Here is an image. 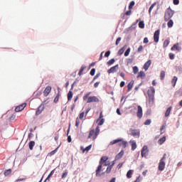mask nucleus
<instances>
[{"label": "nucleus", "instance_id": "obj_1", "mask_svg": "<svg viewBox=\"0 0 182 182\" xmlns=\"http://www.w3.org/2000/svg\"><path fill=\"white\" fill-rule=\"evenodd\" d=\"M156 93V89L154 87H150L149 90L147 91V95L149 97V103L150 106H153L154 103V94Z\"/></svg>", "mask_w": 182, "mask_h": 182}, {"label": "nucleus", "instance_id": "obj_2", "mask_svg": "<svg viewBox=\"0 0 182 182\" xmlns=\"http://www.w3.org/2000/svg\"><path fill=\"white\" fill-rule=\"evenodd\" d=\"M92 92H87L85 95L83 96L82 99L84 101L87 100V103H93V102H99V98L96 96L89 97L90 96Z\"/></svg>", "mask_w": 182, "mask_h": 182}, {"label": "nucleus", "instance_id": "obj_3", "mask_svg": "<svg viewBox=\"0 0 182 182\" xmlns=\"http://www.w3.org/2000/svg\"><path fill=\"white\" fill-rule=\"evenodd\" d=\"M99 133H100V127L97 126L95 129H92L90 131V134L88 135V139H92V140H96L97 136H99Z\"/></svg>", "mask_w": 182, "mask_h": 182}, {"label": "nucleus", "instance_id": "obj_4", "mask_svg": "<svg viewBox=\"0 0 182 182\" xmlns=\"http://www.w3.org/2000/svg\"><path fill=\"white\" fill-rule=\"evenodd\" d=\"M173 16H174V11H173L171 7H168L166 10L165 14H164L165 22L170 21V19H171V18H173Z\"/></svg>", "mask_w": 182, "mask_h": 182}, {"label": "nucleus", "instance_id": "obj_5", "mask_svg": "<svg viewBox=\"0 0 182 182\" xmlns=\"http://www.w3.org/2000/svg\"><path fill=\"white\" fill-rule=\"evenodd\" d=\"M120 141H122V143H120ZM116 143H120L119 146H122L124 149H126V147H127V141H123V139H114L110 142V144L113 145L116 144Z\"/></svg>", "mask_w": 182, "mask_h": 182}, {"label": "nucleus", "instance_id": "obj_6", "mask_svg": "<svg viewBox=\"0 0 182 182\" xmlns=\"http://www.w3.org/2000/svg\"><path fill=\"white\" fill-rule=\"evenodd\" d=\"M107 160H109V157H107V156H102V157L100 159V165L104 166H109V165H110V162H109V161H107Z\"/></svg>", "mask_w": 182, "mask_h": 182}, {"label": "nucleus", "instance_id": "obj_7", "mask_svg": "<svg viewBox=\"0 0 182 182\" xmlns=\"http://www.w3.org/2000/svg\"><path fill=\"white\" fill-rule=\"evenodd\" d=\"M103 165H99L98 167L97 168L96 171H95V176L96 177H102V176H103V174H105V172L103 171L102 169Z\"/></svg>", "mask_w": 182, "mask_h": 182}, {"label": "nucleus", "instance_id": "obj_8", "mask_svg": "<svg viewBox=\"0 0 182 182\" xmlns=\"http://www.w3.org/2000/svg\"><path fill=\"white\" fill-rule=\"evenodd\" d=\"M130 132V134L131 136H133V137H137V139H139V137H140V129H131L129 130Z\"/></svg>", "mask_w": 182, "mask_h": 182}, {"label": "nucleus", "instance_id": "obj_9", "mask_svg": "<svg viewBox=\"0 0 182 182\" xmlns=\"http://www.w3.org/2000/svg\"><path fill=\"white\" fill-rule=\"evenodd\" d=\"M141 157H147L149 156V147L144 146L141 151Z\"/></svg>", "mask_w": 182, "mask_h": 182}, {"label": "nucleus", "instance_id": "obj_10", "mask_svg": "<svg viewBox=\"0 0 182 182\" xmlns=\"http://www.w3.org/2000/svg\"><path fill=\"white\" fill-rule=\"evenodd\" d=\"M165 167H166V162H164V161H163V159H161L159 163V171H163V170H164Z\"/></svg>", "mask_w": 182, "mask_h": 182}, {"label": "nucleus", "instance_id": "obj_11", "mask_svg": "<svg viewBox=\"0 0 182 182\" xmlns=\"http://www.w3.org/2000/svg\"><path fill=\"white\" fill-rule=\"evenodd\" d=\"M50 92H52V87L47 86L43 91V96H45L46 97L47 96H49V93H50Z\"/></svg>", "mask_w": 182, "mask_h": 182}, {"label": "nucleus", "instance_id": "obj_12", "mask_svg": "<svg viewBox=\"0 0 182 182\" xmlns=\"http://www.w3.org/2000/svg\"><path fill=\"white\" fill-rule=\"evenodd\" d=\"M159 36H160V30H156L154 34V42H156V43L159 42Z\"/></svg>", "mask_w": 182, "mask_h": 182}, {"label": "nucleus", "instance_id": "obj_13", "mask_svg": "<svg viewBox=\"0 0 182 182\" xmlns=\"http://www.w3.org/2000/svg\"><path fill=\"white\" fill-rule=\"evenodd\" d=\"M136 116L139 117V119H141L143 117V109L141 108V106H138V111L136 112Z\"/></svg>", "mask_w": 182, "mask_h": 182}, {"label": "nucleus", "instance_id": "obj_14", "mask_svg": "<svg viewBox=\"0 0 182 182\" xmlns=\"http://www.w3.org/2000/svg\"><path fill=\"white\" fill-rule=\"evenodd\" d=\"M25 107H26V103H23L16 107L15 112H22Z\"/></svg>", "mask_w": 182, "mask_h": 182}, {"label": "nucleus", "instance_id": "obj_15", "mask_svg": "<svg viewBox=\"0 0 182 182\" xmlns=\"http://www.w3.org/2000/svg\"><path fill=\"white\" fill-rule=\"evenodd\" d=\"M119 69V65H116L115 66L112 67L109 70H108V73H114Z\"/></svg>", "mask_w": 182, "mask_h": 182}, {"label": "nucleus", "instance_id": "obj_16", "mask_svg": "<svg viewBox=\"0 0 182 182\" xmlns=\"http://www.w3.org/2000/svg\"><path fill=\"white\" fill-rule=\"evenodd\" d=\"M43 109H45V107H43V105H40L38 109H36V116H39V114H41V113H42V112H43Z\"/></svg>", "mask_w": 182, "mask_h": 182}, {"label": "nucleus", "instance_id": "obj_17", "mask_svg": "<svg viewBox=\"0 0 182 182\" xmlns=\"http://www.w3.org/2000/svg\"><path fill=\"white\" fill-rule=\"evenodd\" d=\"M151 65V60H149L146 61L144 65V69L145 70H149V68H150V65Z\"/></svg>", "mask_w": 182, "mask_h": 182}, {"label": "nucleus", "instance_id": "obj_18", "mask_svg": "<svg viewBox=\"0 0 182 182\" xmlns=\"http://www.w3.org/2000/svg\"><path fill=\"white\" fill-rule=\"evenodd\" d=\"M124 155V151L122 150L118 154L115 156V160H119L123 157Z\"/></svg>", "mask_w": 182, "mask_h": 182}, {"label": "nucleus", "instance_id": "obj_19", "mask_svg": "<svg viewBox=\"0 0 182 182\" xmlns=\"http://www.w3.org/2000/svg\"><path fill=\"white\" fill-rule=\"evenodd\" d=\"M136 77L137 79H139V77H141V79H144L146 77V73H144V71H140L138 73V75Z\"/></svg>", "mask_w": 182, "mask_h": 182}, {"label": "nucleus", "instance_id": "obj_20", "mask_svg": "<svg viewBox=\"0 0 182 182\" xmlns=\"http://www.w3.org/2000/svg\"><path fill=\"white\" fill-rule=\"evenodd\" d=\"M177 80H178V78L177 76H174L171 80V85L173 87H176V84L177 83Z\"/></svg>", "mask_w": 182, "mask_h": 182}, {"label": "nucleus", "instance_id": "obj_21", "mask_svg": "<svg viewBox=\"0 0 182 182\" xmlns=\"http://www.w3.org/2000/svg\"><path fill=\"white\" fill-rule=\"evenodd\" d=\"M129 143H131L132 150L134 151V149H137V144H136V141H130Z\"/></svg>", "mask_w": 182, "mask_h": 182}, {"label": "nucleus", "instance_id": "obj_22", "mask_svg": "<svg viewBox=\"0 0 182 182\" xmlns=\"http://www.w3.org/2000/svg\"><path fill=\"white\" fill-rule=\"evenodd\" d=\"M133 85H134V81L132 80L128 85H127V92H130V90H132V89H133Z\"/></svg>", "mask_w": 182, "mask_h": 182}, {"label": "nucleus", "instance_id": "obj_23", "mask_svg": "<svg viewBox=\"0 0 182 182\" xmlns=\"http://www.w3.org/2000/svg\"><path fill=\"white\" fill-rule=\"evenodd\" d=\"M171 50H181V48L178 46V44H174L171 48Z\"/></svg>", "mask_w": 182, "mask_h": 182}, {"label": "nucleus", "instance_id": "obj_24", "mask_svg": "<svg viewBox=\"0 0 182 182\" xmlns=\"http://www.w3.org/2000/svg\"><path fill=\"white\" fill-rule=\"evenodd\" d=\"M55 173V169H53V171H50V173H49V175L48 176V177L46 178V180L44 181V182L49 181V179L52 177V176H53V174Z\"/></svg>", "mask_w": 182, "mask_h": 182}, {"label": "nucleus", "instance_id": "obj_25", "mask_svg": "<svg viewBox=\"0 0 182 182\" xmlns=\"http://www.w3.org/2000/svg\"><path fill=\"white\" fill-rule=\"evenodd\" d=\"M171 109H172V107H169L166 109V112H165V117H168V116H170V113H171Z\"/></svg>", "mask_w": 182, "mask_h": 182}, {"label": "nucleus", "instance_id": "obj_26", "mask_svg": "<svg viewBox=\"0 0 182 182\" xmlns=\"http://www.w3.org/2000/svg\"><path fill=\"white\" fill-rule=\"evenodd\" d=\"M126 48L127 46H124L121 49H119V50L118 51V55H119V56H121V55H123V53H124V50H126Z\"/></svg>", "mask_w": 182, "mask_h": 182}, {"label": "nucleus", "instance_id": "obj_27", "mask_svg": "<svg viewBox=\"0 0 182 182\" xmlns=\"http://www.w3.org/2000/svg\"><path fill=\"white\" fill-rule=\"evenodd\" d=\"M173 25H174V21L172 19H169L167 23L168 28H173Z\"/></svg>", "mask_w": 182, "mask_h": 182}, {"label": "nucleus", "instance_id": "obj_28", "mask_svg": "<svg viewBox=\"0 0 182 182\" xmlns=\"http://www.w3.org/2000/svg\"><path fill=\"white\" fill-rule=\"evenodd\" d=\"M34 146H35V141H31L28 144V147L30 150H33Z\"/></svg>", "mask_w": 182, "mask_h": 182}, {"label": "nucleus", "instance_id": "obj_29", "mask_svg": "<svg viewBox=\"0 0 182 182\" xmlns=\"http://www.w3.org/2000/svg\"><path fill=\"white\" fill-rule=\"evenodd\" d=\"M72 97H73V92L72 91H69L68 94V102L72 100Z\"/></svg>", "mask_w": 182, "mask_h": 182}, {"label": "nucleus", "instance_id": "obj_30", "mask_svg": "<svg viewBox=\"0 0 182 182\" xmlns=\"http://www.w3.org/2000/svg\"><path fill=\"white\" fill-rule=\"evenodd\" d=\"M86 69V66L82 65L78 73L79 76H81V75H83V71Z\"/></svg>", "mask_w": 182, "mask_h": 182}, {"label": "nucleus", "instance_id": "obj_31", "mask_svg": "<svg viewBox=\"0 0 182 182\" xmlns=\"http://www.w3.org/2000/svg\"><path fill=\"white\" fill-rule=\"evenodd\" d=\"M132 176H133V170L128 171L127 173V178H132Z\"/></svg>", "mask_w": 182, "mask_h": 182}, {"label": "nucleus", "instance_id": "obj_32", "mask_svg": "<svg viewBox=\"0 0 182 182\" xmlns=\"http://www.w3.org/2000/svg\"><path fill=\"white\" fill-rule=\"evenodd\" d=\"M114 62H116V60H114V58H112V59L109 60V61H107V65L108 66H112V65H113V63H114Z\"/></svg>", "mask_w": 182, "mask_h": 182}, {"label": "nucleus", "instance_id": "obj_33", "mask_svg": "<svg viewBox=\"0 0 182 182\" xmlns=\"http://www.w3.org/2000/svg\"><path fill=\"white\" fill-rule=\"evenodd\" d=\"M161 80H164V77H166V72L162 70L160 74Z\"/></svg>", "mask_w": 182, "mask_h": 182}, {"label": "nucleus", "instance_id": "obj_34", "mask_svg": "<svg viewBox=\"0 0 182 182\" xmlns=\"http://www.w3.org/2000/svg\"><path fill=\"white\" fill-rule=\"evenodd\" d=\"M112 168H113V165H109V166L107 168V170L105 171V173H107V174H109V173L112 171Z\"/></svg>", "mask_w": 182, "mask_h": 182}, {"label": "nucleus", "instance_id": "obj_35", "mask_svg": "<svg viewBox=\"0 0 182 182\" xmlns=\"http://www.w3.org/2000/svg\"><path fill=\"white\" fill-rule=\"evenodd\" d=\"M166 141V136H163L162 138L159 139L158 141L159 144H163Z\"/></svg>", "mask_w": 182, "mask_h": 182}, {"label": "nucleus", "instance_id": "obj_36", "mask_svg": "<svg viewBox=\"0 0 182 182\" xmlns=\"http://www.w3.org/2000/svg\"><path fill=\"white\" fill-rule=\"evenodd\" d=\"M175 69L176 70V72H178V73L181 74L182 73V68L181 66H176Z\"/></svg>", "mask_w": 182, "mask_h": 182}, {"label": "nucleus", "instance_id": "obj_37", "mask_svg": "<svg viewBox=\"0 0 182 182\" xmlns=\"http://www.w3.org/2000/svg\"><path fill=\"white\" fill-rule=\"evenodd\" d=\"M135 2H134V1H131L130 3H129V10H132V9H133V6L135 5Z\"/></svg>", "mask_w": 182, "mask_h": 182}, {"label": "nucleus", "instance_id": "obj_38", "mask_svg": "<svg viewBox=\"0 0 182 182\" xmlns=\"http://www.w3.org/2000/svg\"><path fill=\"white\" fill-rule=\"evenodd\" d=\"M59 97H60V93H58V95H56V97L54 99V102L55 103H58V102H59Z\"/></svg>", "mask_w": 182, "mask_h": 182}, {"label": "nucleus", "instance_id": "obj_39", "mask_svg": "<svg viewBox=\"0 0 182 182\" xmlns=\"http://www.w3.org/2000/svg\"><path fill=\"white\" fill-rule=\"evenodd\" d=\"M12 173V169H8L4 171V176H9Z\"/></svg>", "mask_w": 182, "mask_h": 182}, {"label": "nucleus", "instance_id": "obj_40", "mask_svg": "<svg viewBox=\"0 0 182 182\" xmlns=\"http://www.w3.org/2000/svg\"><path fill=\"white\" fill-rule=\"evenodd\" d=\"M139 72V68L137 66L133 67V73L134 75H136Z\"/></svg>", "mask_w": 182, "mask_h": 182}, {"label": "nucleus", "instance_id": "obj_41", "mask_svg": "<svg viewBox=\"0 0 182 182\" xmlns=\"http://www.w3.org/2000/svg\"><path fill=\"white\" fill-rule=\"evenodd\" d=\"M169 43H170V41L168 40H165L164 42V48H167Z\"/></svg>", "mask_w": 182, "mask_h": 182}, {"label": "nucleus", "instance_id": "obj_42", "mask_svg": "<svg viewBox=\"0 0 182 182\" xmlns=\"http://www.w3.org/2000/svg\"><path fill=\"white\" fill-rule=\"evenodd\" d=\"M139 27L141 28V29H144V21H139Z\"/></svg>", "mask_w": 182, "mask_h": 182}, {"label": "nucleus", "instance_id": "obj_43", "mask_svg": "<svg viewBox=\"0 0 182 182\" xmlns=\"http://www.w3.org/2000/svg\"><path fill=\"white\" fill-rule=\"evenodd\" d=\"M156 5V3H154L151 4V6L149 7V14H151V11H153V9L154 8V6Z\"/></svg>", "mask_w": 182, "mask_h": 182}, {"label": "nucleus", "instance_id": "obj_44", "mask_svg": "<svg viewBox=\"0 0 182 182\" xmlns=\"http://www.w3.org/2000/svg\"><path fill=\"white\" fill-rule=\"evenodd\" d=\"M79 124H80V120L79 119V117H77L75 121L76 127H79Z\"/></svg>", "mask_w": 182, "mask_h": 182}, {"label": "nucleus", "instance_id": "obj_45", "mask_svg": "<svg viewBox=\"0 0 182 182\" xmlns=\"http://www.w3.org/2000/svg\"><path fill=\"white\" fill-rule=\"evenodd\" d=\"M90 149H92V144L89 145L85 149H83V153H85V151H89V150H90Z\"/></svg>", "mask_w": 182, "mask_h": 182}, {"label": "nucleus", "instance_id": "obj_46", "mask_svg": "<svg viewBox=\"0 0 182 182\" xmlns=\"http://www.w3.org/2000/svg\"><path fill=\"white\" fill-rule=\"evenodd\" d=\"M151 124V119H146L144 122L145 126H149V124Z\"/></svg>", "mask_w": 182, "mask_h": 182}, {"label": "nucleus", "instance_id": "obj_47", "mask_svg": "<svg viewBox=\"0 0 182 182\" xmlns=\"http://www.w3.org/2000/svg\"><path fill=\"white\" fill-rule=\"evenodd\" d=\"M95 73H96V69L92 68L90 73L91 76H95Z\"/></svg>", "mask_w": 182, "mask_h": 182}, {"label": "nucleus", "instance_id": "obj_48", "mask_svg": "<svg viewBox=\"0 0 182 182\" xmlns=\"http://www.w3.org/2000/svg\"><path fill=\"white\" fill-rule=\"evenodd\" d=\"M120 41H122V37H119L118 38H117L116 42H115L116 46H117V45H119L120 43Z\"/></svg>", "mask_w": 182, "mask_h": 182}, {"label": "nucleus", "instance_id": "obj_49", "mask_svg": "<svg viewBox=\"0 0 182 182\" xmlns=\"http://www.w3.org/2000/svg\"><path fill=\"white\" fill-rule=\"evenodd\" d=\"M130 50H131L130 48H128L124 53V56H127L128 55H129Z\"/></svg>", "mask_w": 182, "mask_h": 182}, {"label": "nucleus", "instance_id": "obj_50", "mask_svg": "<svg viewBox=\"0 0 182 182\" xmlns=\"http://www.w3.org/2000/svg\"><path fill=\"white\" fill-rule=\"evenodd\" d=\"M143 51V46H139V47L137 49L138 53H141Z\"/></svg>", "mask_w": 182, "mask_h": 182}, {"label": "nucleus", "instance_id": "obj_51", "mask_svg": "<svg viewBox=\"0 0 182 182\" xmlns=\"http://www.w3.org/2000/svg\"><path fill=\"white\" fill-rule=\"evenodd\" d=\"M56 151H58V148H56L55 150L52 151L50 153V156H54V154H56Z\"/></svg>", "mask_w": 182, "mask_h": 182}, {"label": "nucleus", "instance_id": "obj_52", "mask_svg": "<svg viewBox=\"0 0 182 182\" xmlns=\"http://www.w3.org/2000/svg\"><path fill=\"white\" fill-rule=\"evenodd\" d=\"M104 123H105V119H101L100 122L98 123V126H102Z\"/></svg>", "mask_w": 182, "mask_h": 182}, {"label": "nucleus", "instance_id": "obj_53", "mask_svg": "<svg viewBox=\"0 0 182 182\" xmlns=\"http://www.w3.org/2000/svg\"><path fill=\"white\" fill-rule=\"evenodd\" d=\"M169 59H171V60H173V59H174V54L173 53H169Z\"/></svg>", "mask_w": 182, "mask_h": 182}, {"label": "nucleus", "instance_id": "obj_54", "mask_svg": "<svg viewBox=\"0 0 182 182\" xmlns=\"http://www.w3.org/2000/svg\"><path fill=\"white\" fill-rule=\"evenodd\" d=\"M80 119L82 120V119H83V117H85V112H82L80 114Z\"/></svg>", "mask_w": 182, "mask_h": 182}, {"label": "nucleus", "instance_id": "obj_55", "mask_svg": "<svg viewBox=\"0 0 182 182\" xmlns=\"http://www.w3.org/2000/svg\"><path fill=\"white\" fill-rule=\"evenodd\" d=\"M125 15L127 16H130V15H132V10H129V11H127L126 13H125Z\"/></svg>", "mask_w": 182, "mask_h": 182}, {"label": "nucleus", "instance_id": "obj_56", "mask_svg": "<svg viewBox=\"0 0 182 182\" xmlns=\"http://www.w3.org/2000/svg\"><path fill=\"white\" fill-rule=\"evenodd\" d=\"M105 58H109L110 56V50H108L105 54Z\"/></svg>", "mask_w": 182, "mask_h": 182}, {"label": "nucleus", "instance_id": "obj_57", "mask_svg": "<svg viewBox=\"0 0 182 182\" xmlns=\"http://www.w3.org/2000/svg\"><path fill=\"white\" fill-rule=\"evenodd\" d=\"M68 176V172L63 173L62 178H65V177Z\"/></svg>", "mask_w": 182, "mask_h": 182}, {"label": "nucleus", "instance_id": "obj_58", "mask_svg": "<svg viewBox=\"0 0 182 182\" xmlns=\"http://www.w3.org/2000/svg\"><path fill=\"white\" fill-rule=\"evenodd\" d=\"M178 4H180V1L179 0H173V4L174 5H178Z\"/></svg>", "mask_w": 182, "mask_h": 182}, {"label": "nucleus", "instance_id": "obj_59", "mask_svg": "<svg viewBox=\"0 0 182 182\" xmlns=\"http://www.w3.org/2000/svg\"><path fill=\"white\" fill-rule=\"evenodd\" d=\"M144 43H149V38L147 37L144 38Z\"/></svg>", "mask_w": 182, "mask_h": 182}, {"label": "nucleus", "instance_id": "obj_60", "mask_svg": "<svg viewBox=\"0 0 182 182\" xmlns=\"http://www.w3.org/2000/svg\"><path fill=\"white\" fill-rule=\"evenodd\" d=\"M99 76H100V73L97 74V75L94 77L93 80H96V79H97V77H99Z\"/></svg>", "mask_w": 182, "mask_h": 182}, {"label": "nucleus", "instance_id": "obj_61", "mask_svg": "<svg viewBox=\"0 0 182 182\" xmlns=\"http://www.w3.org/2000/svg\"><path fill=\"white\" fill-rule=\"evenodd\" d=\"M68 141L70 143L72 141V137L70 136H68Z\"/></svg>", "mask_w": 182, "mask_h": 182}, {"label": "nucleus", "instance_id": "obj_62", "mask_svg": "<svg viewBox=\"0 0 182 182\" xmlns=\"http://www.w3.org/2000/svg\"><path fill=\"white\" fill-rule=\"evenodd\" d=\"M122 167H123V163L119 164L118 166H117V168H122Z\"/></svg>", "mask_w": 182, "mask_h": 182}, {"label": "nucleus", "instance_id": "obj_63", "mask_svg": "<svg viewBox=\"0 0 182 182\" xmlns=\"http://www.w3.org/2000/svg\"><path fill=\"white\" fill-rule=\"evenodd\" d=\"M99 85H100V82H97L94 84V87H99Z\"/></svg>", "mask_w": 182, "mask_h": 182}, {"label": "nucleus", "instance_id": "obj_64", "mask_svg": "<svg viewBox=\"0 0 182 182\" xmlns=\"http://www.w3.org/2000/svg\"><path fill=\"white\" fill-rule=\"evenodd\" d=\"M124 86V81H122L120 82V87H123Z\"/></svg>", "mask_w": 182, "mask_h": 182}]
</instances>
